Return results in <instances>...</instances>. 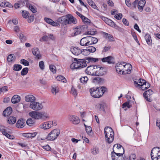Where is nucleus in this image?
Segmentation results:
<instances>
[{
	"label": "nucleus",
	"mask_w": 160,
	"mask_h": 160,
	"mask_svg": "<svg viewBox=\"0 0 160 160\" xmlns=\"http://www.w3.org/2000/svg\"><path fill=\"white\" fill-rule=\"evenodd\" d=\"M34 121L32 118L28 119L26 121L27 124L30 126H31L32 125L34 124Z\"/></svg>",
	"instance_id": "de8ad7c7"
},
{
	"label": "nucleus",
	"mask_w": 160,
	"mask_h": 160,
	"mask_svg": "<svg viewBox=\"0 0 160 160\" xmlns=\"http://www.w3.org/2000/svg\"><path fill=\"white\" fill-rule=\"evenodd\" d=\"M146 82L145 80L142 79H139L138 81H135L134 82V83L135 87H139L141 88L142 85Z\"/></svg>",
	"instance_id": "6ab92c4d"
},
{
	"label": "nucleus",
	"mask_w": 160,
	"mask_h": 160,
	"mask_svg": "<svg viewBox=\"0 0 160 160\" xmlns=\"http://www.w3.org/2000/svg\"><path fill=\"white\" fill-rule=\"evenodd\" d=\"M82 19L84 23H85L88 24H90L91 22L90 20L85 17L84 16H83V18H82Z\"/></svg>",
	"instance_id": "864d4df0"
},
{
	"label": "nucleus",
	"mask_w": 160,
	"mask_h": 160,
	"mask_svg": "<svg viewBox=\"0 0 160 160\" xmlns=\"http://www.w3.org/2000/svg\"><path fill=\"white\" fill-rule=\"evenodd\" d=\"M10 99L9 98L7 97L3 99V102L5 103H7L10 102Z\"/></svg>",
	"instance_id": "774afa93"
},
{
	"label": "nucleus",
	"mask_w": 160,
	"mask_h": 160,
	"mask_svg": "<svg viewBox=\"0 0 160 160\" xmlns=\"http://www.w3.org/2000/svg\"><path fill=\"white\" fill-rule=\"evenodd\" d=\"M40 119H46L49 118V114L45 112H40Z\"/></svg>",
	"instance_id": "c85d7f7f"
},
{
	"label": "nucleus",
	"mask_w": 160,
	"mask_h": 160,
	"mask_svg": "<svg viewBox=\"0 0 160 160\" xmlns=\"http://www.w3.org/2000/svg\"><path fill=\"white\" fill-rule=\"evenodd\" d=\"M68 16V24H71L73 23V24H76L77 22V21L76 19L72 16L70 14H67Z\"/></svg>",
	"instance_id": "412c9836"
},
{
	"label": "nucleus",
	"mask_w": 160,
	"mask_h": 160,
	"mask_svg": "<svg viewBox=\"0 0 160 160\" xmlns=\"http://www.w3.org/2000/svg\"><path fill=\"white\" fill-rule=\"evenodd\" d=\"M151 156L152 160H160V148H153L151 150Z\"/></svg>",
	"instance_id": "20e7f679"
},
{
	"label": "nucleus",
	"mask_w": 160,
	"mask_h": 160,
	"mask_svg": "<svg viewBox=\"0 0 160 160\" xmlns=\"http://www.w3.org/2000/svg\"><path fill=\"white\" fill-rule=\"evenodd\" d=\"M145 4V0H141L139 1H138V8L139 11L140 12H142L143 11Z\"/></svg>",
	"instance_id": "4468645a"
},
{
	"label": "nucleus",
	"mask_w": 160,
	"mask_h": 160,
	"mask_svg": "<svg viewBox=\"0 0 160 160\" xmlns=\"http://www.w3.org/2000/svg\"><path fill=\"white\" fill-rule=\"evenodd\" d=\"M84 125L85 128V130L87 134L89 136H92L93 134V132L92 131V128L90 126L86 125L85 123H84Z\"/></svg>",
	"instance_id": "bb28decb"
},
{
	"label": "nucleus",
	"mask_w": 160,
	"mask_h": 160,
	"mask_svg": "<svg viewBox=\"0 0 160 160\" xmlns=\"http://www.w3.org/2000/svg\"><path fill=\"white\" fill-rule=\"evenodd\" d=\"M28 22H32L34 19V16L33 15H31L30 17L28 16Z\"/></svg>",
	"instance_id": "338daca9"
},
{
	"label": "nucleus",
	"mask_w": 160,
	"mask_h": 160,
	"mask_svg": "<svg viewBox=\"0 0 160 160\" xmlns=\"http://www.w3.org/2000/svg\"><path fill=\"white\" fill-rule=\"evenodd\" d=\"M27 5V7H28L30 10L33 12L35 13L37 12L36 9L34 6H32L31 4L29 5L28 6V5Z\"/></svg>",
	"instance_id": "603ef678"
},
{
	"label": "nucleus",
	"mask_w": 160,
	"mask_h": 160,
	"mask_svg": "<svg viewBox=\"0 0 160 160\" xmlns=\"http://www.w3.org/2000/svg\"><path fill=\"white\" fill-rule=\"evenodd\" d=\"M104 131L106 142L109 144L111 143L114 139V134L112 129L110 127H106Z\"/></svg>",
	"instance_id": "f03ea898"
},
{
	"label": "nucleus",
	"mask_w": 160,
	"mask_h": 160,
	"mask_svg": "<svg viewBox=\"0 0 160 160\" xmlns=\"http://www.w3.org/2000/svg\"><path fill=\"white\" fill-rule=\"evenodd\" d=\"M99 149L97 147H93L91 149V153L93 155H97L99 153Z\"/></svg>",
	"instance_id": "e433bc0d"
},
{
	"label": "nucleus",
	"mask_w": 160,
	"mask_h": 160,
	"mask_svg": "<svg viewBox=\"0 0 160 160\" xmlns=\"http://www.w3.org/2000/svg\"><path fill=\"white\" fill-rule=\"evenodd\" d=\"M106 23L107 24L112 27L115 26V23L111 20L109 19Z\"/></svg>",
	"instance_id": "4d7b16f0"
},
{
	"label": "nucleus",
	"mask_w": 160,
	"mask_h": 160,
	"mask_svg": "<svg viewBox=\"0 0 160 160\" xmlns=\"http://www.w3.org/2000/svg\"><path fill=\"white\" fill-rule=\"evenodd\" d=\"M87 66L86 61L83 59L74 58V62L70 65L71 69H81Z\"/></svg>",
	"instance_id": "7ed1b4c3"
},
{
	"label": "nucleus",
	"mask_w": 160,
	"mask_h": 160,
	"mask_svg": "<svg viewBox=\"0 0 160 160\" xmlns=\"http://www.w3.org/2000/svg\"><path fill=\"white\" fill-rule=\"evenodd\" d=\"M138 0H135L131 4V7L130 8L132 9H133L136 8L137 7H138Z\"/></svg>",
	"instance_id": "79ce46f5"
},
{
	"label": "nucleus",
	"mask_w": 160,
	"mask_h": 160,
	"mask_svg": "<svg viewBox=\"0 0 160 160\" xmlns=\"http://www.w3.org/2000/svg\"><path fill=\"white\" fill-rule=\"evenodd\" d=\"M56 79L58 81H61L63 82H66V80L65 79L64 77L62 76H58L56 78Z\"/></svg>",
	"instance_id": "37998d69"
},
{
	"label": "nucleus",
	"mask_w": 160,
	"mask_h": 160,
	"mask_svg": "<svg viewBox=\"0 0 160 160\" xmlns=\"http://www.w3.org/2000/svg\"><path fill=\"white\" fill-rule=\"evenodd\" d=\"M132 35L135 40L138 44L139 45V43L136 34L134 32H132Z\"/></svg>",
	"instance_id": "052dcab7"
},
{
	"label": "nucleus",
	"mask_w": 160,
	"mask_h": 160,
	"mask_svg": "<svg viewBox=\"0 0 160 160\" xmlns=\"http://www.w3.org/2000/svg\"><path fill=\"white\" fill-rule=\"evenodd\" d=\"M125 63L124 62H118L116 64L115 68L116 70L119 69V70H122L123 69V64Z\"/></svg>",
	"instance_id": "2f4dec72"
},
{
	"label": "nucleus",
	"mask_w": 160,
	"mask_h": 160,
	"mask_svg": "<svg viewBox=\"0 0 160 160\" xmlns=\"http://www.w3.org/2000/svg\"><path fill=\"white\" fill-rule=\"evenodd\" d=\"M15 59V57L13 54H10L7 57V60L9 62L14 61Z\"/></svg>",
	"instance_id": "58836bf2"
},
{
	"label": "nucleus",
	"mask_w": 160,
	"mask_h": 160,
	"mask_svg": "<svg viewBox=\"0 0 160 160\" xmlns=\"http://www.w3.org/2000/svg\"><path fill=\"white\" fill-rule=\"evenodd\" d=\"M29 107L35 111H39L43 108V106L42 103L34 101L30 103Z\"/></svg>",
	"instance_id": "0eeeda50"
},
{
	"label": "nucleus",
	"mask_w": 160,
	"mask_h": 160,
	"mask_svg": "<svg viewBox=\"0 0 160 160\" xmlns=\"http://www.w3.org/2000/svg\"><path fill=\"white\" fill-rule=\"evenodd\" d=\"M16 121V118L12 116H10L8 120V122L10 124H13Z\"/></svg>",
	"instance_id": "4c0bfd02"
},
{
	"label": "nucleus",
	"mask_w": 160,
	"mask_h": 160,
	"mask_svg": "<svg viewBox=\"0 0 160 160\" xmlns=\"http://www.w3.org/2000/svg\"><path fill=\"white\" fill-rule=\"evenodd\" d=\"M125 64H123V70H132V66L129 63L124 62Z\"/></svg>",
	"instance_id": "473e14b6"
},
{
	"label": "nucleus",
	"mask_w": 160,
	"mask_h": 160,
	"mask_svg": "<svg viewBox=\"0 0 160 160\" xmlns=\"http://www.w3.org/2000/svg\"><path fill=\"white\" fill-rule=\"evenodd\" d=\"M119 151H117V153L114 151L112 152V160H125V157L123 154L124 153H120Z\"/></svg>",
	"instance_id": "423d86ee"
},
{
	"label": "nucleus",
	"mask_w": 160,
	"mask_h": 160,
	"mask_svg": "<svg viewBox=\"0 0 160 160\" xmlns=\"http://www.w3.org/2000/svg\"><path fill=\"white\" fill-rule=\"evenodd\" d=\"M20 63L25 66H27L29 65V62L24 59H22L21 60Z\"/></svg>",
	"instance_id": "6e6d98bb"
},
{
	"label": "nucleus",
	"mask_w": 160,
	"mask_h": 160,
	"mask_svg": "<svg viewBox=\"0 0 160 160\" xmlns=\"http://www.w3.org/2000/svg\"><path fill=\"white\" fill-rule=\"evenodd\" d=\"M103 68L100 67L99 66L91 65L88 67L86 70H93L94 69L102 70Z\"/></svg>",
	"instance_id": "c756f323"
},
{
	"label": "nucleus",
	"mask_w": 160,
	"mask_h": 160,
	"mask_svg": "<svg viewBox=\"0 0 160 160\" xmlns=\"http://www.w3.org/2000/svg\"><path fill=\"white\" fill-rule=\"evenodd\" d=\"M37 134L36 132H34L32 133H27L23 134V136L27 138H32L35 137Z\"/></svg>",
	"instance_id": "f704fd0d"
},
{
	"label": "nucleus",
	"mask_w": 160,
	"mask_h": 160,
	"mask_svg": "<svg viewBox=\"0 0 160 160\" xmlns=\"http://www.w3.org/2000/svg\"><path fill=\"white\" fill-rule=\"evenodd\" d=\"M20 33L18 35V37L20 39H23L25 38V37L22 31L19 32Z\"/></svg>",
	"instance_id": "e2e57ef3"
},
{
	"label": "nucleus",
	"mask_w": 160,
	"mask_h": 160,
	"mask_svg": "<svg viewBox=\"0 0 160 160\" xmlns=\"http://www.w3.org/2000/svg\"><path fill=\"white\" fill-rule=\"evenodd\" d=\"M44 20L47 23L53 26H58V25H59L58 23L54 22L52 19L50 18H45Z\"/></svg>",
	"instance_id": "a211bd4d"
},
{
	"label": "nucleus",
	"mask_w": 160,
	"mask_h": 160,
	"mask_svg": "<svg viewBox=\"0 0 160 160\" xmlns=\"http://www.w3.org/2000/svg\"><path fill=\"white\" fill-rule=\"evenodd\" d=\"M96 33L97 32L96 31L91 30L87 32L86 34H85L93 35L96 34Z\"/></svg>",
	"instance_id": "bf43d9fd"
},
{
	"label": "nucleus",
	"mask_w": 160,
	"mask_h": 160,
	"mask_svg": "<svg viewBox=\"0 0 160 160\" xmlns=\"http://www.w3.org/2000/svg\"><path fill=\"white\" fill-rule=\"evenodd\" d=\"M59 91V88L57 85H53L52 86L51 92L54 95H56Z\"/></svg>",
	"instance_id": "b1692460"
},
{
	"label": "nucleus",
	"mask_w": 160,
	"mask_h": 160,
	"mask_svg": "<svg viewBox=\"0 0 160 160\" xmlns=\"http://www.w3.org/2000/svg\"><path fill=\"white\" fill-rule=\"evenodd\" d=\"M107 90V88L104 87H93L90 89L91 95L94 98L101 97Z\"/></svg>",
	"instance_id": "f257e3e1"
},
{
	"label": "nucleus",
	"mask_w": 160,
	"mask_h": 160,
	"mask_svg": "<svg viewBox=\"0 0 160 160\" xmlns=\"http://www.w3.org/2000/svg\"><path fill=\"white\" fill-rule=\"evenodd\" d=\"M52 123L49 121L42 123L40 125V128L44 129H48L52 127Z\"/></svg>",
	"instance_id": "9d476101"
},
{
	"label": "nucleus",
	"mask_w": 160,
	"mask_h": 160,
	"mask_svg": "<svg viewBox=\"0 0 160 160\" xmlns=\"http://www.w3.org/2000/svg\"><path fill=\"white\" fill-rule=\"evenodd\" d=\"M153 94V91L151 89H149L148 91H146L143 93V96H146V95H149V96H152Z\"/></svg>",
	"instance_id": "3c124183"
},
{
	"label": "nucleus",
	"mask_w": 160,
	"mask_h": 160,
	"mask_svg": "<svg viewBox=\"0 0 160 160\" xmlns=\"http://www.w3.org/2000/svg\"><path fill=\"white\" fill-rule=\"evenodd\" d=\"M60 132V130L58 129H55L52 130L47 136L48 140L52 141L56 139Z\"/></svg>",
	"instance_id": "39448f33"
},
{
	"label": "nucleus",
	"mask_w": 160,
	"mask_h": 160,
	"mask_svg": "<svg viewBox=\"0 0 160 160\" xmlns=\"http://www.w3.org/2000/svg\"><path fill=\"white\" fill-rule=\"evenodd\" d=\"M25 101L28 102L32 103L36 100V98L32 95L28 94L25 97Z\"/></svg>",
	"instance_id": "2eb2a0df"
},
{
	"label": "nucleus",
	"mask_w": 160,
	"mask_h": 160,
	"mask_svg": "<svg viewBox=\"0 0 160 160\" xmlns=\"http://www.w3.org/2000/svg\"><path fill=\"white\" fill-rule=\"evenodd\" d=\"M81 53H82V54L86 56L89 55L90 53L87 49H84L82 51L81 50Z\"/></svg>",
	"instance_id": "13d9d810"
},
{
	"label": "nucleus",
	"mask_w": 160,
	"mask_h": 160,
	"mask_svg": "<svg viewBox=\"0 0 160 160\" xmlns=\"http://www.w3.org/2000/svg\"><path fill=\"white\" fill-rule=\"evenodd\" d=\"M68 16L67 15L65 16H64L60 17H59L58 19V21L60 23L67 25L68 24Z\"/></svg>",
	"instance_id": "9b49d317"
},
{
	"label": "nucleus",
	"mask_w": 160,
	"mask_h": 160,
	"mask_svg": "<svg viewBox=\"0 0 160 160\" xmlns=\"http://www.w3.org/2000/svg\"><path fill=\"white\" fill-rule=\"evenodd\" d=\"M12 112V109L11 107H8L3 112V114L5 117L8 116L11 114Z\"/></svg>",
	"instance_id": "a878e982"
},
{
	"label": "nucleus",
	"mask_w": 160,
	"mask_h": 160,
	"mask_svg": "<svg viewBox=\"0 0 160 160\" xmlns=\"http://www.w3.org/2000/svg\"><path fill=\"white\" fill-rule=\"evenodd\" d=\"M150 87V84L148 83H147L146 82L144 83L141 87V88L143 90H144Z\"/></svg>",
	"instance_id": "c03bdc74"
},
{
	"label": "nucleus",
	"mask_w": 160,
	"mask_h": 160,
	"mask_svg": "<svg viewBox=\"0 0 160 160\" xmlns=\"http://www.w3.org/2000/svg\"><path fill=\"white\" fill-rule=\"evenodd\" d=\"M83 26L75 28L74 29V36L80 34L83 31Z\"/></svg>",
	"instance_id": "cd10ccee"
},
{
	"label": "nucleus",
	"mask_w": 160,
	"mask_h": 160,
	"mask_svg": "<svg viewBox=\"0 0 160 160\" xmlns=\"http://www.w3.org/2000/svg\"><path fill=\"white\" fill-rule=\"evenodd\" d=\"M122 17V15L121 13H119L116 15L115 16V18L118 20L121 19Z\"/></svg>",
	"instance_id": "0e129e2a"
},
{
	"label": "nucleus",
	"mask_w": 160,
	"mask_h": 160,
	"mask_svg": "<svg viewBox=\"0 0 160 160\" xmlns=\"http://www.w3.org/2000/svg\"><path fill=\"white\" fill-rule=\"evenodd\" d=\"M145 38L148 44V45L151 44V39L150 35L149 34H146Z\"/></svg>",
	"instance_id": "ea45409f"
},
{
	"label": "nucleus",
	"mask_w": 160,
	"mask_h": 160,
	"mask_svg": "<svg viewBox=\"0 0 160 160\" xmlns=\"http://www.w3.org/2000/svg\"><path fill=\"white\" fill-rule=\"evenodd\" d=\"M80 44L82 46H88L90 45L88 36L82 38L80 40Z\"/></svg>",
	"instance_id": "f8f14e48"
},
{
	"label": "nucleus",
	"mask_w": 160,
	"mask_h": 160,
	"mask_svg": "<svg viewBox=\"0 0 160 160\" xmlns=\"http://www.w3.org/2000/svg\"><path fill=\"white\" fill-rule=\"evenodd\" d=\"M113 149V151H114V149L115 151L120 150L122 151L121 153H124V148L121 145L118 144H115L114 145Z\"/></svg>",
	"instance_id": "393cba45"
},
{
	"label": "nucleus",
	"mask_w": 160,
	"mask_h": 160,
	"mask_svg": "<svg viewBox=\"0 0 160 160\" xmlns=\"http://www.w3.org/2000/svg\"><path fill=\"white\" fill-rule=\"evenodd\" d=\"M32 52L34 55L39 59L40 58L41 56L40 54V52L39 49L37 48H34L32 49Z\"/></svg>",
	"instance_id": "4be33fe9"
},
{
	"label": "nucleus",
	"mask_w": 160,
	"mask_h": 160,
	"mask_svg": "<svg viewBox=\"0 0 160 160\" xmlns=\"http://www.w3.org/2000/svg\"><path fill=\"white\" fill-rule=\"evenodd\" d=\"M22 67L20 64H14L13 66V70H20Z\"/></svg>",
	"instance_id": "49530a36"
},
{
	"label": "nucleus",
	"mask_w": 160,
	"mask_h": 160,
	"mask_svg": "<svg viewBox=\"0 0 160 160\" xmlns=\"http://www.w3.org/2000/svg\"><path fill=\"white\" fill-rule=\"evenodd\" d=\"M70 51L75 55H78L81 52V50L77 47L71 48Z\"/></svg>",
	"instance_id": "dca6fc26"
},
{
	"label": "nucleus",
	"mask_w": 160,
	"mask_h": 160,
	"mask_svg": "<svg viewBox=\"0 0 160 160\" xmlns=\"http://www.w3.org/2000/svg\"><path fill=\"white\" fill-rule=\"evenodd\" d=\"M70 93L75 97H76L78 95L77 90L73 87H72Z\"/></svg>",
	"instance_id": "a19ab883"
},
{
	"label": "nucleus",
	"mask_w": 160,
	"mask_h": 160,
	"mask_svg": "<svg viewBox=\"0 0 160 160\" xmlns=\"http://www.w3.org/2000/svg\"><path fill=\"white\" fill-rule=\"evenodd\" d=\"M104 34L106 38H107L109 41L112 42L114 41V39L112 35L105 32H104Z\"/></svg>",
	"instance_id": "72a5a7b5"
},
{
	"label": "nucleus",
	"mask_w": 160,
	"mask_h": 160,
	"mask_svg": "<svg viewBox=\"0 0 160 160\" xmlns=\"http://www.w3.org/2000/svg\"><path fill=\"white\" fill-rule=\"evenodd\" d=\"M86 73L91 76H101L106 74L105 71H85Z\"/></svg>",
	"instance_id": "6e6552de"
},
{
	"label": "nucleus",
	"mask_w": 160,
	"mask_h": 160,
	"mask_svg": "<svg viewBox=\"0 0 160 160\" xmlns=\"http://www.w3.org/2000/svg\"><path fill=\"white\" fill-rule=\"evenodd\" d=\"M103 62H107L109 64L113 63H114V59L112 56H108L106 58H102L101 59Z\"/></svg>",
	"instance_id": "f3484780"
},
{
	"label": "nucleus",
	"mask_w": 160,
	"mask_h": 160,
	"mask_svg": "<svg viewBox=\"0 0 160 160\" xmlns=\"http://www.w3.org/2000/svg\"><path fill=\"white\" fill-rule=\"evenodd\" d=\"M11 100L12 103L14 104L17 103L20 101L21 97L18 95H15L12 97Z\"/></svg>",
	"instance_id": "aec40b11"
},
{
	"label": "nucleus",
	"mask_w": 160,
	"mask_h": 160,
	"mask_svg": "<svg viewBox=\"0 0 160 160\" xmlns=\"http://www.w3.org/2000/svg\"><path fill=\"white\" fill-rule=\"evenodd\" d=\"M88 80V79L87 77H82L80 78V80L81 82L83 83H86Z\"/></svg>",
	"instance_id": "09e8293b"
},
{
	"label": "nucleus",
	"mask_w": 160,
	"mask_h": 160,
	"mask_svg": "<svg viewBox=\"0 0 160 160\" xmlns=\"http://www.w3.org/2000/svg\"><path fill=\"white\" fill-rule=\"evenodd\" d=\"M87 1L88 4L91 6L93 8L99 10L98 8L97 7L95 3L92 0H87Z\"/></svg>",
	"instance_id": "c9c22d12"
},
{
	"label": "nucleus",
	"mask_w": 160,
	"mask_h": 160,
	"mask_svg": "<svg viewBox=\"0 0 160 160\" xmlns=\"http://www.w3.org/2000/svg\"><path fill=\"white\" fill-rule=\"evenodd\" d=\"M29 115L36 119H40V112L33 111L30 112Z\"/></svg>",
	"instance_id": "ddd939ff"
},
{
	"label": "nucleus",
	"mask_w": 160,
	"mask_h": 160,
	"mask_svg": "<svg viewBox=\"0 0 160 160\" xmlns=\"http://www.w3.org/2000/svg\"><path fill=\"white\" fill-rule=\"evenodd\" d=\"M145 99L148 101L151 102L152 100L151 98L152 96H149V95H146V96H143Z\"/></svg>",
	"instance_id": "680f3d73"
},
{
	"label": "nucleus",
	"mask_w": 160,
	"mask_h": 160,
	"mask_svg": "<svg viewBox=\"0 0 160 160\" xmlns=\"http://www.w3.org/2000/svg\"><path fill=\"white\" fill-rule=\"evenodd\" d=\"M39 66L41 69L43 70L44 69V63L43 61H41L39 62Z\"/></svg>",
	"instance_id": "69168bd1"
},
{
	"label": "nucleus",
	"mask_w": 160,
	"mask_h": 160,
	"mask_svg": "<svg viewBox=\"0 0 160 160\" xmlns=\"http://www.w3.org/2000/svg\"><path fill=\"white\" fill-rule=\"evenodd\" d=\"M25 121L23 119L18 120L16 124V126L18 128H21L23 127Z\"/></svg>",
	"instance_id": "5701e85b"
},
{
	"label": "nucleus",
	"mask_w": 160,
	"mask_h": 160,
	"mask_svg": "<svg viewBox=\"0 0 160 160\" xmlns=\"http://www.w3.org/2000/svg\"><path fill=\"white\" fill-rule=\"evenodd\" d=\"M22 16L23 17L25 18H28L29 16V13L27 11H22Z\"/></svg>",
	"instance_id": "5fc2aeb1"
},
{
	"label": "nucleus",
	"mask_w": 160,
	"mask_h": 160,
	"mask_svg": "<svg viewBox=\"0 0 160 160\" xmlns=\"http://www.w3.org/2000/svg\"><path fill=\"white\" fill-rule=\"evenodd\" d=\"M87 49L90 53V52H94L96 50V48L92 46L88 47L87 48Z\"/></svg>",
	"instance_id": "a18cd8bd"
},
{
	"label": "nucleus",
	"mask_w": 160,
	"mask_h": 160,
	"mask_svg": "<svg viewBox=\"0 0 160 160\" xmlns=\"http://www.w3.org/2000/svg\"><path fill=\"white\" fill-rule=\"evenodd\" d=\"M68 119L70 122L74 124H78L80 122V120L78 117L77 116L73 115H69L68 116Z\"/></svg>",
	"instance_id": "1a4fd4ad"
},
{
	"label": "nucleus",
	"mask_w": 160,
	"mask_h": 160,
	"mask_svg": "<svg viewBox=\"0 0 160 160\" xmlns=\"http://www.w3.org/2000/svg\"><path fill=\"white\" fill-rule=\"evenodd\" d=\"M131 107V105L130 104L129 102H127L122 104V108H123L127 107L128 108H129Z\"/></svg>",
	"instance_id": "8fccbe9b"
},
{
	"label": "nucleus",
	"mask_w": 160,
	"mask_h": 160,
	"mask_svg": "<svg viewBox=\"0 0 160 160\" xmlns=\"http://www.w3.org/2000/svg\"><path fill=\"white\" fill-rule=\"evenodd\" d=\"M89 41L90 45L97 43L98 41V39L94 37L91 36H88Z\"/></svg>",
	"instance_id": "7c9ffc66"
}]
</instances>
